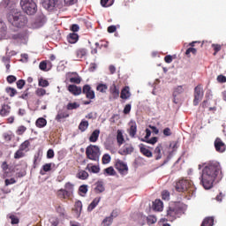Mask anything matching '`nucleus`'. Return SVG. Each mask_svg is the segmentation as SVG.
<instances>
[{
	"label": "nucleus",
	"mask_w": 226,
	"mask_h": 226,
	"mask_svg": "<svg viewBox=\"0 0 226 226\" xmlns=\"http://www.w3.org/2000/svg\"><path fill=\"white\" fill-rule=\"evenodd\" d=\"M47 61H41L39 64V68L40 70H41V72H49V70L47 69Z\"/></svg>",
	"instance_id": "obj_56"
},
{
	"label": "nucleus",
	"mask_w": 226,
	"mask_h": 226,
	"mask_svg": "<svg viewBox=\"0 0 226 226\" xmlns=\"http://www.w3.org/2000/svg\"><path fill=\"white\" fill-rule=\"evenodd\" d=\"M27 130V127L24 126V125H20L18 127L17 131H16V134L17 135H24V133H26Z\"/></svg>",
	"instance_id": "obj_52"
},
{
	"label": "nucleus",
	"mask_w": 226,
	"mask_h": 226,
	"mask_svg": "<svg viewBox=\"0 0 226 226\" xmlns=\"http://www.w3.org/2000/svg\"><path fill=\"white\" fill-rule=\"evenodd\" d=\"M182 93H185V88H183V86H178L175 88L173 96H177V94H182Z\"/></svg>",
	"instance_id": "obj_51"
},
{
	"label": "nucleus",
	"mask_w": 226,
	"mask_h": 226,
	"mask_svg": "<svg viewBox=\"0 0 226 226\" xmlns=\"http://www.w3.org/2000/svg\"><path fill=\"white\" fill-rule=\"evenodd\" d=\"M86 170H88L91 174H100V166L88 163L86 167Z\"/></svg>",
	"instance_id": "obj_23"
},
{
	"label": "nucleus",
	"mask_w": 226,
	"mask_h": 226,
	"mask_svg": "<svg viewBox=\"0 0 226 226\" xmlns=\"http://www.w3.org/2000/svg\"><path fill=\"white\" fill-rule=\"evenodd\" d=\"M100 137V130H94L89 137V142H97Z\"/></svg>",
	"instance_id": "obj_32"
},
{
	"label": "nucleus",
	"mask_w": 226,
	"mask_h": 226,
	"mask_svg": "<svg viewBox=\"0 0 226 226\" xmlns=\"http://www.w3.org/2000/svg\"><path fill=\"white\" fill-rule=\"evenodd\" d=\"M114 219H112V217L108 216L103 219V221L101 223V226H110L112 225Z\"/></svg>",
	"instance_id": "obj_42"
},
{
	"label": "nucleus",
	"mask_w": 226,
	"mask_h": 226,
	"mask_svg": "<svg viewBox=\"0 0 226 226\" xmlns=\"http://www.w3.org/2000/svg\"><path fill=\"white\" fill-rule=\"evenodd\" d=\"M147 222L148 225H153L154 223H156V222H158V220L156 219V217L154 215H149L148 217H147Z\"/></svg>",
	"instance_id": "obj_54"
},
{
	"label": "nucleus",
	"mask_w": 226,
	"mask_h": 226,
	"mask_svg": "<svg viewBox=\"0 0 226 226\" xmlns=\"http://www.w3.org/2000/svg\"><path fill=\"white\" fill-rule=\"evenodd\" d=\"M56 213H58L59 216H63V218L66 216V210L64 209V207H63V205H57L56 207Z\"/></svg>",
	"instance_id": "obj_38"
},
{
	"label": "nucleus",
	"mask_w": 226,
	"mask_h": 226,
	"mask_svg": "<svg viewBox=\"0 0 226 226\" xmlns=\"http://www.w3.org/2000/svg\"><path fill=\"white\" fill-rule=\"evenodd\" d=\"M20 6L26 15H34L38 10L34 0H21Z\"/></svg>",
	"instance_id": "obj_5"
},
{
	"label": "nucleus",
	"mask_w": 226,
	"mask_h": 226,
	"mask_svg": "<svg viewBox=\"0 0 226 226\" xmlns=\"http://www.w3.org/2000/svg\"><path fill=\"white\" fill-rule=\"evenodd\" d=\"M35 126H37V128H45V126H47V119L43 117L38 118L35 122Z\"/></svg>",
	"instance_id": "obj_37"
},
{
	"label": "nucleus",
	"mask_w": 226,
	"mask_h": 226,
	"mask_svg": "<svg viewBox=\"0 0 226 226\" xmlns=\"http://www.w3.org/2000/svg\"><path fill=\"white\" fill-rule=\"evenodd\" d=\"M39 86L41 87H49V80L43 79H39Z\"/></svg>",
	"instance_id": "obj_59"
},
{
	"label": "nucleus",
	"mask_w": 226,
	"mask_h": 226,
	"mask_svg": "<svg viewBox=\"0 0 226 226\" xmlns=\"http://www.w3.org/2000/svg\"><path fill=\"white\" fill-rule=\"evenodd\" d=\"M89 128V122L87 120H82L79 125V130L81 132H86Z\"/></svg>",
	"instance_id": "obj_40"
},
{
	"label": "nucleus",
	"mask_w": 226,
	"mask_h": 226,
	"mask_svg": "<svg viewBox=\"0 0 226 226\" xmlns=\"http://www.w3.org/2000/svg\"><path fill=\"white\" fill-rule=\"evenodd\" d=\"M77 177H78V179H81L82 181H86V179H87V177H89V173H87V171H86L84 170H81L78 172Z\"/></svg>",
	"instance_id": "obj_35"
},
{
	"label": "nucleus",
	"mask_w": 226,
	"mask_h": 226,
	"mask_svg": "<svg viewBox=\"0 0 226 226\" xmlns=\"http://www.w3.org/2000/svg\"><path fill=\"white\" fill-rule=\"evenodd\" d=\"M11 225H19L20 223V219L17 217V215L11 214L9 215Z\"/></svg>",
	"instance_id": "obj_44"
},
{
	"label": "nucleus",
	"mask_w": 226,
	"mask_h": 226,
	"mask_svg": "<svg viewBox=\"0 0 226 226\" xmlns=\"http://www.w3.org/2000/svg\"><path fill=\"white\" fill-rule=\"evenodd\" d=\"M121 94L119 90V86L113 83L109 87V100H117L119 98V94Z\"/></svg>",
	"instance_id": "obj_10"
},
{
	"label": "nucleus",
	"mask_w": 226,
	"mask_h": 226,
	"mask_svg": "<svg viewBox=\"0 0 226 226\" xmlns=\"http://www.w3.org/2000/svg\"><path fill=\"white\" fill-rule=\"evenodd\" d=\"M67 41L72 44L77 43V41H79V34L76 33L69 34L67 36Z\"/></svg>",
	"instance_id": "obj_27"
},
{
	"label": "nucleus",
	"mask_w": 226,
	"mask_h": 226,
	"mask_svg": "<svg viewBox=\"0 0 226 226\" xmlns=\"http://www.w3.org/2000/svg\"><path fill=\"white\" fill-rule=\"evenodd\" d=\"M162 200H170V192L167 190L162 191Z\"/></svg>",
	"instance_id": "obj_53"
},
{
	"label": "nucleus",
	"mask_w": 226,
	"mask_h": 226,
	"mask_svg": "<svg viewBox=\"0 0 226 226\" xmlns=\"http://www.w3.org/2000/svg\"><path fill=\"white\" fill-rule=\"evenodd\" d=\"M202 98H204V87L202 86V84H199L194 87L192 101L193 106L197 107L200 103V102H202Z\"/></svg>",
	"instance_id": "obj_8"
},
{
	"label": "nucleus",
	"mask_w": 226,
	"mask_h": 226,
	"mask_svg": "<svg viewBox=\"0 0 226 226\" xmlns=\"http://www.w3.org/2000/svg\"><path fill=\"white\" fill-rule=\"evenodd\" d=\"M139 151L141 154H143V156H146L147 158H153V152H151V150L146 147V145L140 144Z\"/></svg>",
	"instance_id": "obj_18"
},
{
	"label": "nucleus",
	"mask_w": 226,
	"mask_h": 226,
	"mask_svg": "<svg viewBox=\"0 0 226 226\" xmlns=\"http://www.w3.org/2000/svg\"><path fill=\"white\" fill-rule=\"evenodd\" d=\"M217 82H219V84H225L226 77L222 74L217 76Z\"/></svg>",
	"instance_id": "obj_64"
},
{
	"label": "nucleus",
	"mask_w": 226,
	"mask_h": 226,
	"mask_svg": "<svg viewBox=\"0 0 226 226\" xmlns=\"http://www.w3.org/2000/svg\"><path fill=\"white\" fill-rule=\"evenodd\" d=\"M94 186V190L96 193H103L105 192V185L102 181H97Z\"/></svg>",
	"instance_id": "obj_26"
},
{
	"label": "nucleus",
	"mask_w": 226,
	"mask_h": 226,
	"mask_svg": "<svg viewBox=\"0 0 226 226\" xmlns=\"http://www.w3.org/2000/svg\"><path fill=\"white\" fill-rule=\"evenodd\" d=\"M1 167H2V170H3V172H4L3 177H4V178L8 177V174H9L8 169H10V166L8 165V162H4L2 163V166H1Z\"/></svg>",
	"instance_id": "obj_39"
},
{
	"label": "nucleus",
	"mask_w": 226,
	"mask_h": 226,
	"mask_svg": "<svg viewBox=\"0 0 226 226\" xmlns=\"http://www.w3.org/2000/svg\"><path fill=\"white\" fill-rule=\"evenodd\" d=\"M80 107V104L78 102H69L66 106L67 110H75Z\"/></svg>",
	"instance_id": "obj_45"
},
{
	"label": "nucleus",
	"mask_w": 226,
	"mask_h": 226,
	"mask_svg": "<svg viewBox=\"0 0 226 226\" xmlns=\"http://www.w3.org/2000/svg\"><path fill=\"white\" fill-rule=\"evenodd\" d=\"M74 185L70 183V182H67L64 185V190H66L67 192H69V195H72L73 193V188H74Z\"/></svg>",
	"instance_id": "obj_47"
},
{
	"label": "nucleus",
	"mask_w": 226,
	"mask_h": 226,
	"mask_svg": "<svg viewBox=\"0 0 226 226\" xmlns=\"http://www.w3.org/2000/svg\"><path fill=\"white\" fill-rule=\"evenodd\" d=\"M117 142L118 146H123V144H124V136L121 130H117Z\"/></svg>",
	"instance_id": "obj_33"
},
{
	"label": "nucleus",
	"mask_w": 226,
	"mask_h": 226,
	"mask_svg": "<svg viewBox=\"0 0 226 226\" xmlns=\"http://www.w3.org/2000/svg\"><path fill=\"white\" fill-rule=\"evenodd\" d=\"M100 200H102V198H95L94 199V200L89 204L88 207H87V211L91 212L93 211V209H94V207H96V206H98V204H100Z\"/></svg>",
	"instance_id": "obj_34"
},
{
	"label": "nucleus",
	"mask_w": 226,
	"mask_h": 226,
	"mask_svg": "<svg viewBox=\"0 0 226 226\" xmlns=\"http://www.w3.org/2000/svg\"><path fill=\"white\" fill-rule=\"evenodd\" d=\"M212 48L215 50L214 56H216V54L222 50V46L220 44H212Z\"/></svg>",
	"instance_id": "obj_58"
},
{
	"label": "nucleus",
	"mask_w": 226,
	"mask_h": 226,
	"mask_svg": "<svg viewBox=\"0 0 226 226\" xmlns=\"http://www.w3.org/2000/svg\"><path fill=\"white\" fill-rule=\"evenodd\" d=\"M30 146H31V142H29V139H26L19 145V149H20L21 151H23L25 153H27V152H29Z\"/></svg>",
	"instance_id": "obj_30"
},
{
	"label": "nucleus",
	"mask_w": 226,
	"mask_h": 226,
	"mask_svg": "<svg viewBox=\"0 0 226 226\" xmlns=\"http://www.w3.org/2000/svg\"><path fill=\"white\" fill-rule=\"evenodd\" d=\"M16 86H17L18 89H23V88H24V86H26V80H24V79H19V80L16 82Z\"/></svg>",
	"instance_id": "obj_57"
},
{
	"label": "nucleus",
	"mask_w": 226,
	"mask_h": 226,
	"mask_svg": "<svg viewBox=\"0 0 226 226\" xmlns=\"http://www.w3.org/2000/svg\"><path fill=\"white\" fill-rule=\"evenodd\" d=\"M59 0H45L43 2V6L46 10L52 11L56 8Z\"/></svg>",
	"instance_id": "obj_15"
},
{
	"label": "nucleus",
	"mask_w": 226,
	"mask_h": 226,
	"mask_svg": "<svg viewBox=\"0 0 226 226\" xmlns=\"http://www.w3.org/2000/svg\"><path fill=\"white\" fill-rule=\"evenodd\" d=\"M129 124H130V129L128 131V133L130 137L133 139L135 135H137V123L130 122Z\"/></svg>",
	"instance_id": "obj_25"
},
{
	"label": "nucleus",
	"mask_w": 226,
	"mask_h": 226,
	"mask_svg": "<svg viewBox=\"0 0 226 226\" xmlns=\"http://www.w3.org/2000/svg\"><path fill=\"white\" fill-rule=\"evenodd\" d=\"M115 169H117L122 176H126V174H128V165L121 160H117Z\"/></svg>",
	"instance_id": "obj_9"
},
{
	"label": "nucleus",
	"mask_w": 226,
	"mask_h": 226,
	"mask_svg": "<svg viewBox=\"0 0 226 226\" xmlns=\"http://www.w3.org/2000/svg\"><path fill=\"white\" fill-rule=\"evenodd\" d=\"M190 54H193L195 56V54H197V49H195V48H188L186 49V51H185V56L190 57Z\"/></svg>",
	"instance_id": "obj_55"
},
{
	"label": "nucleus",
	"mask_w": 226,
	"mask_h": 226,
	"mask_svg": "<svg viewBox=\"0 0 226 226\" xmlns=\"http://www.w3.org/2000/svg\"><path fill=\"white\" fill-rule=\"evenodd\" d=\"M79 192L80 193H83V195H86V193H87V185H80L79 188Z\"/></svg>",
	"instance_id": "obj_62"
},
{
	"label": "nucleus",
	"mask_w": 226,
	"mask_h": 226,
	"mask_svg": "<svg viewBox=\"0 0 226 226\" xmlns=\"http://www.w3.org/2000/svg\"><path fill=\"white\" fill-rule=\"evenodd\" d=\"M35 94L37 96H45V94H47V91L43 88H38L35 92Z\"/></svg>",
	"instance_id": "obj_61"
},
{
	"label": "nucleus",
	"mask_w": 226,
	"mask_h": 226,
	"mask_svg": "<svg viewBox=\"0 0 226 226\" xmlns=\"http://www.w3.org/2000/svg\"><path fill=\"white\" fill-rule=\"evenodd\" d=\"M134 148L131 144H125L123 148L119 151V154L122 156H126L127 154H132L133 153Z\"/></svg>",
	"instance_id": "obj_14"
},
{
	"label": "nucleus",
	"mask_w": 226,
	"mask_h": 226,
	"mask_svg": "<svg viewBox=\"0 0 226 226\" xmlns=\"http://www.w3.org/2000/svg\"><path fill=\"white\" fill-rule=\"evenodd\" d=\"M68 91L74 94V96H79V94H82V87H77V85H69Z\"/></svg>",
	"instance_id": "obj_16"
},
{
	"label": "nucleus",
	"mask_w": 226,
	"mask_h": 226,
	"mask_svg": "<svg viewBox=\"0 0 226 226\" xmlns=\"http://www.w3.org/2000/svg\"><path fill=\"white\" fill-rule=\"evenodd\" d=\"M114 4V0H101V5L103 8H109Z\"/></svg>",
	"instance_id": "obj_46"
},
{
	"label": "nucleus",
	"mask_w": 226,
	"mask_h": 226,
	"mask_svg": "<svg viewBox=\"0 0 226 226\" xmlns=\"http://www.w3.org/2000/svg\"><path fill=\"white\" fill-rule=\"evenodd\" d=\"M5 91H6L7 94H9V96H11V98H13V96H15V94H17V90L11 87H7L5 89Z\"/></svg>",
	"instance_id": "obj_48"
},
{
	"label": "nucleus",
	"mask_w": 226,
	"mask_h": 226,
	"mask_svg": "<svg viewBox=\"0 0 226 226\" xmlns=\"http://www.w3.org/2000/svg\"><path fill=\"white\" fill-rule=\"evenodd\" d=\"M165 153H167V150L163 149V144L159 143L152 154H154L155 160H162V156L165 154Z\"/></svg>",
	"instance_id": "obj_11"
},
{
	"label": "nucleus",
	"mask_w": 226,
	"mask_h": 226,
	"mask_svg": "<svg viewBox=\"0 0 226 226\" xmlns=\"http://www.w3.org/2000/svg\"><path fill=\"white\" fill-rule=\"evenodd\" d=\"M132 96V94L130 93V87H124L120 93V98L122 100H128Z\"/></svg>",
	"instance_id": "obj_24"
},
{
	"label": "nucleus",
	"mask_w": 226,
	"mask_h": 226,
	"mask_svg": "<svg viewBox=\"0 0 226 226\" xmlns=\"http://www.w3.org/2000/svg\"><path fill=\"white\" fill-rule=\"evenodd\" d=\"M70 82H72V84H80V82H82V79L79 76L72 77L70 79Z\"/></svg>",
	"instance_id": "obj_60"
},
{
	"label": "nucleus",
	"mask_w": 226,
	"mask_h": 226,
	"mask_svg": "<svg viewBox=\"0 0 226 226\" xmlns=\"http://www.w3.org/2000/svg\"><path fill=\"white\" fill-rule=\"evenodd\" d=\"M7 20L14 27H25L27 25V17L20 11H12L7 15Z\"/></svg>",
	"instance_id": "obj_3"
},
{
	"label": "nucleus",
	"mask_w": 226,
	"mask_h": 226,
	"mask_svg": "<svg viewBox=\"0 0 226 226\" xmlns=\"http://www.w3.org/2000/svg\"><path fill=\"white\" fill-rule=\"evenodd\" d=\"M177 192H193V185L192 184V181L189 179L182 178L178 180L175 186Z\"/></svg>",
	"instance_id": "obj_6"
},
{
	"label": "nucleus",
	"mask_w": 226,
	"mask_h": 226,
	"mask_svg": "<svg viewBox=\"0 0 226 226\" xmlns=\"http://www.w3.org/2000/svg\"><path fill=\"white\" fill-rule=\"evenodd\" d=\"M8 26H6V23L0 19V40L6 38Z\"/></svg>",
	"instance_id": "obj_19"
},
{
	"label": "nucleus",
	"mask_w": 226,
	"mask_h": 226,
	"mask_svg": "<svg viewBox=\"0 0 226 226\" xmlns=\"http://www.w3.org/2000/svg\"><path fill=\"white\" fill-rule=\"evenodd\" d=\"M215 225V218L213 217H206L200 226H214Z\"/></svg>",
	"instance_id": "obj_36"
},
{
	"label": "nucleus",
	"mask_w": 226,
	"mask_h": 226,
	"mask_svg": "<svg viewBox=\"0 0 226 226\" xmlns=\"http://www.w3.org/2000/svg\"><path fill=\"white\" fill-rule=\"evenodd\" d=\"M214 146H215V151H217V153H225V151H226V145L222 140V139L216 138L215 142H214Z\"/></svg>",
	"instance_id": "obj_13"
},
{
	"label": "nucleus",
	"mask_w": 226,
	"mask_h": 226,
	"mask_svg": "<svg viewBox=\"0 0 226 226\" xmlns=\"http://www.w3.org/2000/svg\"><path fill=\"white\" fill-rule=\"evenodd\" d=\"M167 154H171V153H174L176 149H177V141H172L170 143L169 147H166Z\"/></svg>",
	"instance_id": "obj_31"
},
{
	"label": "nucleus",
	"mask_w": 226,
	"mask_h": 226,
	"mask_svg": "<svg viewBox=\"0 0 226 226\" xmlns=\"http://www.w3.org/2000/svg\"><path fill=\"white\" fill-rule=\"evenodd\" d=\"M111 160H112V158L110 157V154H104L102 156V162L103 165H107V163H110Z\"/></svg>",
	"instance_id": "obj_50"
},
{
	"label": "nucleus",
	"mask_w": 226,
	"mask_h": 226,
	"mask_svg": "<svg viewBox=\"0 0 226 226\" xmlns=\"http://www.w3.org/2000/svg\"><path fill=\"white\" fill-rule=\"evenodd\" d=\"M26 156V153L19 148L14 153V160H20V158H24Z\"/></svg>",
	"instance_id": "obj_41"
},
{
	"label": "nucleus",
	"mask_w": 226,
	"mask_h": 226,
	"mask_svg": "<svg viewBox=\"0 0 226 226\" xmlns=\"http://www.w3.org/2000/svg\"><path fill=\"white\" fill-rule=\"evenodd\" d=\"M73 210L75 211L77 216H80V214L82 213V201L78 200L74 204V208Z\"/></svg>",
	"instance_id": "obj_29"
},
{
	"label": "nucleus",
	"mask_w": 226,
	"mask_h": 226,
	"mask_svg": "<svg viewBox=\"0 0 226 226\" xmlns=\"http://www.w3.org/2000/svg\"><path fill=\"white\" fill-rule=\"evenodd\" d=\"M11 112V106L8 104L2 105V108L0 109V116L2 117H6L7 116H10Z\"/></svg>",
	"instance_id": "obj_17"
},
{
	"label": "nucleus",
	"mask_w": 226,
	"mask_h": 226,
	"mask_svg": "<svg viewBox=\"0 0 226 226\" xmlns=\"http://www.w3.org/2000/svg\"><path fill=\"white\" fill-rule=\"evenodd\" d=\"M103 172L106 176H116V170L112 166L104 169Z\"/></svg>",
	"instance_id": "obj_43"
},
{
	"label": "nucleus",
	"mask_w": 226,
	"mask_h": 226,
	"mask_svg": "<svg viewBox=\"0 0 226 226\" xmlns=\"http://www.w3.org/2000/svg\"><path fill=\"white\" fill-rule=\"evenodd\" d=\"M75 56L77 59H83L87 56V49L86 48H79L75 50Z\"/></svg>",
	"instance_id": "obj_20"
},
{
	"label": "nucleus",
	"mask_w": 226,
	"mask_h": 226,
	"mask_svg": "<svg viewBox=\"0 0 226 226\" xmlns=\"http://www.w3.org/2000/svg\"><path fill=\"white\" fill-rule=\"evenodd\" d=\"M97 91H99V93H107V89H109V87H107L106 84H99L96 87Z\"/></svg>",
	"instance_id": "obj_49"
},
{
	"label": "nucleus",
	"mask_w": 226,
	"mask_h": 226,
	"mask_svg": "<svg viewBox=\"0 0 226 226\" xmlns=\"http://www.w3.org/2000/svg\"><path fill=\"white\" fill-rule=\"evenodd\" d=\"M153 209L154 211H158L159 213L163 211V201L161 200H155L153 202Z\"/></svg>",
	"instance_id": "obj_21"
},
{
	"label": "nucleus",
	"mask_w": 226,
	"mask_h": 226,
	"mask_svg": "<svg viewBox=\"0 0 226 226\" xmlns=\"http://www.w3.org/2000/svg\"><path fill=\"white\" fill-rule=\"evenodd\" d=\"M7 82L9 84H13V82H17V77H15L14 75H9L7 77Z\"/></svg>",
	"instance_id": "obj_63"
},
{
	"label": "nucleus",
	"mask_w": 226,
	"mask_h": 226,
	"mask_svg": "<svg viewBox=\"0 0 226 226\" xmlns=\"http://www.w3.org/2000/svg\"><path fill=\"white\" fill-rule=\"evenodd\" d=\"M56 197H58V199H70V197H72V195L70 194V192H68L67 190L64 189H59L56 192Z\"/></svg>",
	"instance_id": "obj_22"
},
{
	"label": "nucleus",
	"mask_w": 226,
	"mask_h": 226,
	"mask_svg": "<svg viewBox=\"0 0 226 226\" xmlns=\"http://www.w3.org/2000/svg\"><path fill=\"white\" fill-rule=\"evenodd\" d=\"M66 117H70L68 111H58L57 115L56 116V121L61 123V119H66Z\"/></svg>",
	"instance_id": "obj_28"
},
{
	"label": "nucleus",
	"mask_w": 226,
	"mask_h": 226,
	"mask_svg": "<svg viewBox=\"0 0 226 226\" xmlns=\"http://www.w3.org/2000/svg\"><path fill=\"white\" fill-rule=\"evenodd\" d=\"M11 172H16V177H24L27 174V162L21 160L18 164L14 166Z\"/></svg>",
	"instance_id": "obj_7"
},
{
	"label": "nucleus",
	"mask_w": 226,
	"mask_h": 226,
	"mask_svg": "<svg viewBox=\"0 0 226 226\" xmlns=\"http://www.w3.org/2000/svg\"><path fill=\"white\" fill-rule=\"evenodd\" d=\"M186 211V205L181 201L170 203L166 208V222H174L177 218H180Z\"/></svg>",
	"instance_id": "obj_2"
},
{
	"label": "nucleus",
	"mask_w": 226,
	"mask_h": 226,
	"mask_svg": "<svg viewBox=\"0 0 226 226\" xmlns=\"http://www.w3.org/2000/svg\"><path fill=\"white\" fill-rule=\"evenodd\" d=\"M81 93L86 94V98H87V100H94L95 98L94 90H93L89 85H85L81 90Z\"/></svg>",
	"instance_id": "obj_12"
},
{
	"label": "nucleus",
	"mask_w": 226,
	"mask_h": 226,
	"mask_svg": "<svg viewBox=\"0 0 226 226\" xmlns=\"http://www.w3.org/2000/svg\"><path fill=\"white\" fill-rule=\"evenodd\" d=\"M223 178V172L222 171V165L216 161H210L205 166L201 175V185L205 190H211L213 183L215 181H222Z\"/></svg>",
	"instance_id": "obj_1"
},
{
	"label": "nucleus",
	"mask_w": 226,
	"mask_h": 226,
	"mask_svg": "<svg viewBox=\"0 0 226 226\" xmlns=\"http://www.w3.org/2000/svg\"><path fill=\"white\" fill-rule=\"evenodd\" d=\"M101 154L100 147L96 145H90L86 148V156L92 162H100Z\"/></svg>",
	"instance_id": "obj_4"
}]
</instances>
